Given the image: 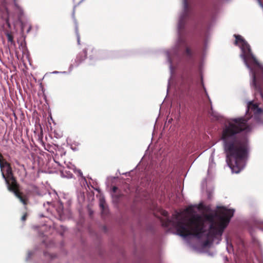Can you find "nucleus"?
Here are the masks:
<instances>
[{
	"label": "nucleus",
	"instance_id": "nucleus-1",
	"mask_svg": "<svg viewBox=\"0 0 263 263\" xmlns=\"http://www.w3.org/2000/svg\"><path fill=\"white\" fill-rule=\"evenodd\" d=\"M247 120L243 118L232 119V122L223 128L221 140L227 154V162L232 171L238 173L242 169V162L248 154V141L246 138L239 139L237 135L248 127Z\"/></svg>",
	"mask_w": 263,
	"mask_h": 263
},
{
	"label": "nucleus",
	"instance_id": "nucleus-2",
	"mask_svg": "<svg viewBox=\"0 0 263 263\" xmlns=\"http://www.w3.org/2000/svg\"><path fill=\"white\" fill-rule=\"evenodd\" d=\"M162 214L166 217V219L162 221V225L166 227L172 225L177 234L183 237L190 235L200 237L205 232L204 220L200 215H193L187 221L186 218L181 216L179 212L174 214L171 219L168 218L167 211H163Z\"/></svg>",
	"mask_w": 263,
	"mask_h": 263
},
{
	"label": "nucleus",
	"instance_id": "nucleus-3",
	"mask_svg": "<svg viewBox=\"0 0 263 263\" xmlns=\"http://www.w3.org/2000/svg\"><path fill=\"white\" fill-rule=\"evenodd\" d=\"M233 214V210L223 207L220 208L218 213L205 214V219L210 223L209 235L221 236Z\"/></svg>",
	"mask_w": 263,
	"mask_h": 263
},
{
	"label": "nucleus",
	"instance_id": "nucleus-4",
	"mask_svg": "<svg viewBox=\"0 0 263 263\" xmlns=\"http://www.w3.org/2000/svg\"><path fill=\"white\" fill-rule=\"evenodd\" d=\"M8 190L14 193L15 196L20 200V201L24 205H27L28 203V197L26 195L23 194L20 191V185L17 183L8 185L7 187Z\"/></svg>",
	"mask_w": 263,
	"mask_h": 263
},
{
	"label": "nucleus",
	"instance_id": "nucleus-5",
	"mask_svg": "<svg viewBox=\"0 0 263 263\" xmlns=\"http://www.w3.org/2000/svg\"><path fill=\"white\" fill-rule=\"evenodd\" d=\"M6 164L7 166H6L4 170L1 171V173L2 176L5 179L7 187H8V185L17 183V181L13 175L11 165Z\"/></svg>",
	"mask_w": 263,
	"mask_h": 263
},
{
	"label": "nucleus",
	"instance_id": "nucleus-6",
	"mask_svg": "<svg viewBox=\"0 0 263 263\" xmlns=\"http://www.w3.org/2000/svg\"><path fill=\"white\" fill-rule=\"evenodd\" d=\"M241 44V49L243 52V54L242 55V57L247 67H249V66L247 61V58L249 56V55L251 54L250 46L246 41Z\"/></svg>",
	"mask_w": 263,
	"mask_h": 263
},
{
	"label": "nucleus",
	"instance_id": "nucleus-7",
	"mask_svg": "<svg viewBox=\"0 0 263 263\" xmlns=\"http://www.w3.org/2000/svg\"><path fill=\"white\" fill-rule=\"evenodd\" d=\"M87 57V50L84 49L82 52H80L77 57L76 63L77 65H79L81 63L84 61Z\"/></svg>",
	"mask_w": 263,
	"mask_h": 263
},
{
	"label": "nucleus",
	"instance_id": "nucleus-8",
	"mask_svg": "<svg viewBox=\"0 0 263 263\" xmlns=\"http://www.w3.org/2000/svg\"><path fill=\"white\" fill-rule=\"evenodd\" d=\"M216 236H213L211 234L209 235V233L207 234V239L203 242V246L207 247L211 245L213 243V238Z\"/></svg>",
	"mask_w": 263,
	"mask_h": 263
},
{
	"label": "nucleus",
	"instance_id": "nucleus-9",
	"mask_svg": "<svg viewBox=\"0 0 263 263\" xmlns=\"http://www.w3.org/2000/svg\"><path fill=\"white\" fill-rule=\"evenodd\" d=\"M184 15L187 16L189 12L190 7L188 3V0H183Z\"/></svg>",
	"mask_w": 263,
	"mask_h": 263
},
{
	"label": "nucleus",
	"instance_id": "nucleus-10",
	"mask_svg": "<svg viewBox=\"0 0 263 263\" xmlns=\"http://www.w3.org/2000/svg\"><path fill=\"white\" fill-rule=\"evenodd\" d=\"M100 206L102 211V212L105 214L107 211V208L106 205L105 201L104 199H100Z\"/></svg>",
	"mask_w": 263,
	"mask_h": 263
},
{
	"label": "nucleus",
	"instance_id": "nucleus-11",
	"mask_svg": "<svg viewBox=\"0 0 263 263\" xmlns=\"http://www.w3.org/2000/svg\"><path fill=\"white\" fill-rule=\"evenodd\" d=\"M234 36L235 37V41L234 42V44L235 45H237L238 43L242 44L245 41V40L240 35L234 34Z\"/></svg>",
	"mask_w": 263,
	"mask_h": 263
},
{
	"label": "nucleus",
	"instance_id": "nucleus-12",
	"mask_svg": "<svg viewBox=\"0 0 263 263\" xmlns=\"http://www.w3.org/2000/svg\"><path fill=\"white\" fill-rule=\"evenodd\" d=\"M10 164L9 162H8L5 159H3L0 161V168L1 171H3L5 170V168L6 166H7V165L6 164Z\"/></svg>",
	"mask_w": 263,
	"mask_h": 263
},
{
	"label": "nucleus",
	"instance_id": "nucleus-13",
	"mask_svg": "<svg viewBox=\"0 0 263 263\" xmlns=\"http://www.w3.org/2000/svg\"><path fill=\"white\" fill-rule=\"evenodd\" d=\"M6 35L7 37L8 41L10 42L11 44H13L14 43L13 40V36L11 32H7L6 33Z\"/></svg>",
	"mask_w": 263,
	"mask_h": 263
},
{
	"label": "nucleus",
	"instance_id": "nucleus-14",
	"mask_svg": "<svg viewBox=\"0 0 263 263\" xmlns=\"http://www.w3.org/2000/svg\"><path fill=\"white\" fill-rule=\"evenodd\" d=\"M185 54L189 58H191L192 57V52L191 49L189 47H186L185 51Z\"/></svg>",
	"mask_w": 263,
	"mask_h": 263
},
{
	"label": "nucleus",
	"instance_id": "nucleus-15",
	"mask_svg": "<svg viewBox=\"0 0 263 263\" xmlns=\"http://www.w3.org/2000/svg\"><path fill=\"white\" fill-rule=\"evenodd\" d=\"M249 106L253 110H256L257 108L258 107L257 104H254L252 102L249 103Z\"/></svg>",
	"mask_w": 263,
	"mask_h": 263
},
{
	"label": "nucleus",
	"instance_id": "nucleus-16",
	"mask_svg": "<svg viewBox=\"0 0 263 263\" xmlns=\"http://www.w3.org/2000/svg\"><path fill=\"white\" fill-rule=\"evenodd\" d=\"M185 212L187 213H192L194 212V209L192 206H189L185 210Z\"/></svg>",
	"mask_w": 263,
	"mask_h": 263
},
{
	"label": "nucleus",
	"instance_id": "nucleus-17",
	"mask_svg": "<svg viewBox=\"0 0 263 263\" xmlns=\"http://www.w3.org/2000/svg\"><path fill=\"white\" fill-rule=\"evenodd\" d=\"M5 22H6V24H7V26L9 28H10L11 27V25H10V23L9 22V17H8V15L7 16L6 18H5Z\"/></svg>",
	"mask_w": 263,
	"mask_h": 263
},
{
	"label": "nucleus",
	"instance_id": "nucleus-18",
	"mask_svg": "<svg viewBox=\"0 0 263 263\" xmlns=\"http://www.w3.org/2000/svg\"><path fill=\"white\" fill-rule=\"evenodd\" d=\"M28 214L27 213H25L22 217L21 219L22 221H25L27 219V217Z\"/></svg>",
	"mask_w": 263,
	"mask_h": 263
},
{
	"label": "nucleus",
	"instance_id": "nucleus-19",
	"mask_svg": "<svg viewBox=\"0 0 263 263\" xmlns=\"http://www.w3.org/2000/svg\"><path fill=\"white\" fill-rule=\"evenodd\" d=\"M95 51V54H96V55H97L98 57H100L102 55V53L101 52L97 51H96L95 50H92V51Z\"/></svg>",
	"mask_w": 263,
	"mask_h": 263
},
{
	"label": "nucleus",
	"instance_id": "nucleus-20",
	"mask_svg": "<svg viewBox=\"0 0 263 263\" xmlns=\"http://www.w3.org/2000/svg\"><path fill=\"white\" fill-rule=\"evenodd\" d=\"M255 110L256 111V112L258 114H260L262 111V109L260 108H259L258 107L257 108L256 110Z\"/></svg>",
	"mask_w": 263,
	"mask_h": 263
},
{
	"label": "nucleus",
	"instance_id": "nucleus-21",
	"mask_svg": "<svg viewBox=\"0 0 263 263\" xmlns=\"http://www.w3.org/2000/svg\"><path fill=\"white\" fill-rule=\"evenodd\" d=\"M13 1H14V5H15V6L17 8L19 9V8H20V7H19L18 5V4H17V3H16V0H13Z\"/></svg>",
	"mask_w": 263,
	"mask_h": 263
},
{
	"label": "nucleus",
	"instance_id": "nucleus-22",
	"mask_svg": "<svg viewBox=\"0 0 263 263\" xmlns=\"http://www.w3.org/2000/svg\"><path fill=\"white\" fill-rule=\"evenodd\" d=\"M118 190V187L116 186H113L112 190L114 193H115Z\"/></svg>",
	"mask_w": 263,
	"mask_h": 263
},
{
	"label": "nucleus",
	"instance_id": "nucleus-23",
	"mask_svg": "<svg viewBox=\"0 0 263 263\" xmlns=\"http://www.w3.org/2000/svg\"><path fill=\"white\" fill-rule=\"evenodd\" d=\"M253 83L254 84L256 83V75L255 73H253Z\"/></svg>",
	"mask_w": 263,
	"mask_h": 263
},
{
	"label": "nucleus",
	"instance_id": "nucleus-24",
	"mask_svg": "<svg viewBox=\"0 0 263 263\" xmlns=\"http://www.w3.org/2000/svg\"><path fill=\"white\" fill-rule=\"evenodd\" d=\"M4 159V157L3 156V155L0 153V161H1V160H3Z\"/></svg>",
	"mask_w": 263,
	"mask_h": 263
},
{
	"label": "nucleus",
	"instance_id": "nucleus-25",
	"mask_svg": "<svg viewBox=\"0 0 263 263\" xmlns=\"http://www.w3.org/2000/svg\"><path fill=\"white\" fill-rule=\"evenodd\" d=\"M78 42L79 44H80V36L78 35Z\"/></svg>",
	"mask_w": 263,
	"mask_h": 263
},
{
	"label": "nucleus",
	"instance_id": "nucleus-26",
	"mask_svg": "<svg viewBox=\"0 0 263 263\" xmlns=\"http://www.w3.org/2000/svg\"><path fill=\"white\" fill-rule=\"evenodd\" d=\"M258 1H259V3L260 4V5H262L261 3V1H260V0H258Z\"/></svg>",
	"mask_w": 263,
	"mask_h": 263
},
{
	"label": "nucleus",
	"instance_id": "nucleus-27",
	"mask_svg": "<svg viewBox=\"0 0 263 263\" xmlns=\"http://www.w3.org/2000/svg\"><path fill=\"white\" fill-rule=\"evenodd\" d=\"M4 1H3L2 2V5H4Z\"/></svg>",
	"mask_w": 263,
	"mask_h": 263
},
{
	"label": "nucleus",
	"instance_id": "nucleus-28",
	"mask_svg": "<svg viewBox=\"0 0 263 263\" xmlns=\"http://www.w3.org/2000/svg\"><path fill=\"white\" fill-rule=\"evenodd\" d=\"M262 72H263V68H261Z\"/></svg>",
	"mask_w": 263,
	"mask_h": 263
}]
</instances>
